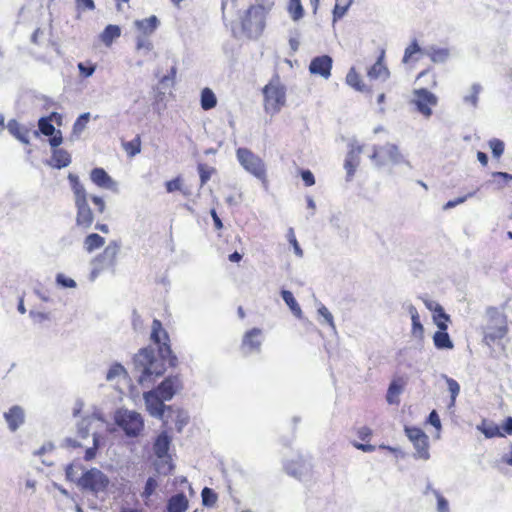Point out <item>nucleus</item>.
Here are the masks:
<instances>
[{
	"label": "nucleus",
	"mask_w": 512,
	"mask_h": 512,
	"mask_svg": "<svg viewBox=\"0 0 512 512\" xmlns=\"http://www.w3.org/2000/svg\"><path fill=\"white\" fill-rule=\"evenodd\" d=\"M52 161L54 162V166L57 168H64L68 166L71 162L70 154L63 149H54L52 154Z\"/></svg>",
	"instance_id": "7c9ffc66"
},
{
	"label": "nucleus",
	"mask_w": 512,
	"mask_h": 512,
	"mask_svg": "<svg viewBox=\"0 0 512 512\" xmlns=\"http://www.w3.org/2000/svg\"><path fill=\"white\" fill-rule=\"evenodd\" d=\"M448 54H449V52L447 49H437V50H433L430 53V56H431V60L436 62V61L446 60L448 57Z\"/></svg>",
	"instance_id": "864d4df0"
},
{
	"label": "nucleus",
	"mask_w": 512,
	"mask_h": 512,
	"mask_svg": "<svg viewBox=\"0 0 512 512\" xmlns=\"http://www.w3.org/2000/svg\"><path fill=\"white\" fill-rule=\"evenodd\" d=\"M466 198H467V196L459 197V198H457V199H455V200H450V201H448V202L445 204L444 208H445V209L453 208V207H455L456 205L463 203V202L466 200Z\"/></svg>",
	"instance_id": "0e129e2a"
},
{
	"label": "nucleus",
	"mask_w": 512,
	"mask_h": 512,
	"mask_svg": "<svg viewBox=\"0 0 512 512\" xmlns=\"http://www.w3.org/2000/svg\"><path fill=\"white\" fill-rule=\"evenodd\" d=\"M370 157L377 166L399 164L403 162V155L401 154L399 148L392 143H386L382 146H375Z\"/></svg>",
	"instance_id": "1a4fd4ad"
},
{
	"label": "nucleus",
	"mask_w": 512,
	"mask_h": 512,
	"mask_svg": "<svg viewBox=\"0 0 512 512\" xmlns=\"http://www.w3.org/2000/svg\"><path fill=\"white\" fill-rule=\"evenodd\" d=\"M115 420L128 436H138L144 428L142 416L135 411H118Z\"/></svg>",
	"instance_id": "6e6552de"
},
{
	"label": "nucleus",
	"mask_w": 512,
	"mask_h": 512,
	"mask_svg": "<svg viewBox=\"0 0 512 512\" xmlns=\"http://www.w3.org/2000/svg\"><path fill=\"white\" fill-rule=\"evenodd\" d=\"M479 429L487 438L504 437L500 426L493 422L483 421Z\"/></svg>",
	"instance_id": "2f4dec72"
},
{
	"label": "nucleus",
	"mask_w": 512,
	"mask_h": 512,
	"mask_svg": "<svg viewBox=\"0 0 512 512\" xmlns=\"http://www.w3.org/2000/svg\"><path fill=\"white\" fill-rule=\"evenodd\" d=\"M217 105V98L214 92L206 87L201 91V108L203 110H210Z\"/></svg>",
	"instance_id": "c756f323"
},
{
	"label": "nucleus",
	"mask_w": 512,
	"mask_h": 512,
	"mask_svg": "<svg viewBox=\"0 0 512 512\" xmlns=\"http://www.w3.org/2000/svg\"><path fill=\"white\" fill-rule=\"evenodd\" d=\"M356 434H357L358 438L361 441H363V443L353 442V446L356 449L361 450L366 453L375 451L376 447L369 443V441L373 435V431L371 428H369L367 426L360 427L357 430Z\"/></svg>",
	"instance_id": "6ab92c4d"
},
{
	"label": "nucleus",
	"mask_w": 512,
	"mask_h": 512,
	"mask_svg": "<svg viewBox=\"0 0 512 512\" xmlns=\"http://www.w3.org/2000/svg\"><path fill=\"white\" fill-rule=\"evenodd\" d=\"M332 66H309L311 74H319L324 78H328L331 74Z\"/></svg>",
	"instance_id": "8fccbe9b"
},
{
	"label": "nucleus",
	"mask_w": 512,
	"mask_h": 512,
	"mask_svg": "<svg viewBox=\"0 0 512 512\" xmlns=\"http://www.w3.org/2000/svg\"><path fill=\"white\" fill-rule=\"evenodd\" d=\"M166 191L168 193H172L175 191H179L182 188V178L181 176H177L172 180H169L165 183Z\"/></svg>",
	"instance_id": "de8ad7c7"
},
{
	"label": "nucleus",
	"mask_w": 512,
	"mask_h": 512,
	"mask_svg": "<svg viewBox=\"0 0 512 512\" xmlns=\"http://www.w3.org/2000/svg\"><path fill=\"white\" fill-rule=\"evenodd\" d=\"M4 418L9 429L11 431H16L24 423V410L18 405L12 406L8 412L4 414Z\"/></svg>",
	"instance_id": "a211bd4d"
},
{
	"label": "nucleus",
	"mask_w": 512,
	"mask_h": 512,
	"mask_svg": "<svg viewBox=\"0 0 512 512\" xmlns=\"http://www.w3.org/2000/svg\"><path fill=\"white\" fill-rule=\"evenodd\" d=\"M448 390L451 394V405H454L456 397L459 395L460 386L458 382L452 378H447Z\"/></svg>",
	"instance_id": "c03bdc74"
},
{
	"label": "nucleus",
	"mask_w": 512,
	"mask_h": 512,
	"mask_svg": "<svg viewBox=\"0 0 512 512\" xmlns=\"http://www.w3.org/2000/svg\"><path fill=\"white\" fill-rule=\"evenodd\" d=\"M91 181L101 188L116 189L115 181L108 175L103 168H94L90 173Z\"/></svg>",
	"instance_id": "f3484780"
},
{
	"label": "nucleus",
	"mask_w": 512,
	"mask_h": 512,
	"mask_svg": "<svg viewBox=\"0 0 512 512\" xmlns=\"http://www.w3.org/2000/svg\"><path fill=\"white\" fill-rule=\"evenodd\" d=\"M144 400L148 412L154 417L164 419L166 410H168L170 413L173 412L172 407H166L164 404L165 400L153 390L144 393Z\"/></svg>",
	"instance_id": "f8f14e48"
},
{
	"label": "nucleus",
	"mask_w": 512,
	"mask_h": 512,
	"mask_svg": "<svg viewBox=\"0 0 512 512\" xmlns=\"http://www.w3.org/2000/svg\"><path fill=\"white\" fill-rule=\"evenodd\" d=\"M150 338L151 341L158 346L160 357H156L154 350L150 347L142 348L135 354L134 365L135 368L141 372L139 377L141 384L146 381H151L153 377L163 375L166 371L165 361H167L171 367H176L178 364L177 356L173 353L170 346L169 335L158 319H154L152 322Z\"/></svg>",
	"instance_id": "f257e3e1"
},
{
	"label": "nucleus",
	"mask_w": 512,
	"mask_h": 512,
	"mask_svg": "<svg viewBox=\"0 0 512 512\" xmlns=\"http://www.w3.org/2000/svg\"><path fill=\"white\" fill-rule=\"evenodd\" d=\"M287 10L294 21L301 19L304 15L301 0H289Z\"/></svg>",
	"instance_id": "e433bc0d"
},
{
	"label": "nucleus",
	"mask_w": 512,
	"mask_h": 512,
	"mask_svg": "<svg viewBox=\"0 0 512 512\" xmlns=\"http://www.w3.org/2000/svg\"><path fill=\"white\" fill-rule=\"evenodd\" d=\"M489 146L491 148L492 155L497 159L504 153V142L500 139L493 138L489 140Z\"/></svg>",
	"instance_id": "79ce46f5"
},
{
	"label": "nucleus",
	"mask_w": 512,
	"mask_h": 512,
	"mask_svg": "<svg viewBox=\"0 0 512 512\" xmlns=\"http://www.w3.org/2000/svg\"><path fill=\"white\" fill-rule=\"evenodd\" d=\"M210 214H211V217H212V219H213V222H214L215 228H216L217 230H221V229L223 228V223H222L221 219L219 218V216H218V214H217L216 210H215V209H212V210L210 211Z\"/></svg>",
	"instance_id": "e2e57ef3"
},
{
	"label": "nucleus",
	"mask_w": 512,
	"mask_h": 512,
	"mask_svg": "<svg viewBox=\"0 0 512 512\" xmlns=\"http://www.w3.org/2000/svg\"><path fill=\"white\" fill-rule=\"evenodd\" d=\"M179 388L180 381L178 377L170 376L165 378L153 391L157 392V394L165 401H168L173 398Z\"/></svg>",
	"instance_id": "2eb2a0df"
},
{
	"label": "nucleus",
	"mask_w": 512,
	"mask_h": 512,
	"mask_svg": "<svg viewBox=\"0 0 512 512\" xmlns=\"http://www.w3.org/2000/svg\"><path fill=\"white\" fill-rule=\"evenodd\" d=\"M288 237H289V242L292 244V246L294 248L295 254L298 256H302L303 251L300 248L299 243L294 235V231L292 229L289 230Z\"/></svg>",
	"instance_id": "6e6d98bb"
},
{
	"label": "nucleus",
	"mask_w": 512,
	"mask_h": 512,
	"mask_svg": "<svg viewBox=\"0 0 512 512\" xmlns=\"http://www.w3.org/2000/svg\"><path fill=\"white\" fill-rule=\"evenodd\" d=\"M437 102V97L427 89L422 88L414 91L412 103L425 118H429L432 115V108L437 105Z\"/></svg>",
	"instance_id": "9d476101"
},
{
	"label": "nucleus",
	"mask_w": 512,
	"mask_h": 512,
	"mask_svg": "<svg viewBox=\"0 0 512 512\" xmlns=\"http://www.w3.org/2000/svg\"><path fill=\"white\" fill-rule=\"evenodd\" d=\"M171 443V438L166 431L161 432L153 445V450L158 458H169L168 451Z\"/></svg>",
	"instance_id": "4be33fe9"
},
{
	"label": "nucleus",
	"mask_w": 512,
	"mask_h": 512,
	"mask_svg": "<svg viewBox=\"0 0 512 512\" xmlns=\"http://www.w3.org/2000/svg\"><path fill=\"white\" fill-rule=\"evenodd\" d=\"M189 501L184 493H177L171 496L167 502L168 512H185L188 509Z\"/></svg>",
	"instance_id": "5701e85b"
},
{
	"label": "nucleus",
	"mask_w": 512,
	"mask_h": 512,
	"mask_svg": "<svg viewBox=\"0 0 512 512\" xmlns=\"http://www.w3.org/2000/svg\"><path fill=\"white\" fill-rule=\"evenodd\" d=\"M405 385L406 381L403 377H396L391 381L386 394V400L389 404H399V395Z\"/></svg>",
	"instance_id": "412c9836"
},
{
	"label": "nucleus",
	"mask_w": 512,
	"mask_h": 512,
	"mask_svg": "<svg viewBox=\"0 0 512 512\" xmlns=\"http://www.w3.org/2000/svg\"><path fill=\"white\" fill-rule=\"evenodd\" d=\"M121 35V29L118 25H108L105 27V29L103 30V32L101 33L100 35V38H101V41L109 46L112 44V42L119 38Z\"/></svg>",
	"instance_id": "bb28decb"
},
{
	"label": "nucleus",
	"mask_w": 512,
	"mask_h": 512,
	"mask_svg": "<svg viewBox=\"0 0 512 512\" xmlns=\"http://www.w3.org/2000/svg\"><path fill=\"white\" fill-rule=\"evenodd\" d=\"M82 483L92 491L104 490L108 485L107 477L99 470H89L82 476Z\"/></svg>",
	"instance_id": "4468645a"
},
{
	"label": "nucleus",
	"mask_w": 512,
	"mask_h": 512,
	"mask_svg": "<svg viewBox=\"0 0 512 512\" xmlns=\"http://www.w3.org/2000/svg\"><path fill=\"white\" fill-rule=\"evenodd\" d=\"M437 505L439 512H448V502L441 495L437 496Z\"/></svg>",
	"instance_id": "680f3d73"
},
{
	"label": "nucleus",
	"mask_w": 512,
	"mask_h": 512,
	"mask_svg": "<svg viewBox=\"0 0 512 512\" xmlns=\"http://www.w3.org/2000/svg\"><path fill=\"white\" fill-rule=\"evenodd\" d=\"M487 315L488 323L485 328V340L495 342L505 337L508 331L505 317L499 313L497 308H489Z\"/></svg>",
	"instance_id": "0eeeda50"
},
{
	"label": "nucleus",
	"mask_w": 512,
	"mask_h": 512,
	"mask_svg": "<svg viewBox=\"0 0 512 512\" xmlns=\"http://www.w3.org/2000/svg\"><path fill=\"white\" fill-rule=\"evenodd\" d=\"M500 428L502 433H504V437L506 435H512V417H507Z\"/></svg>",
	"instance_id": "4d7b16f0"
},
{
	"label": "nucleus",
	"mask_w": 512,
	"mask_h": 512,
	"mask_svg": "<svg viewBox=\"0 0 512 512\" xmlns=\"http://www.w3.org/2000/svg\"><path fill=\"white\" fill-rule=\"evenodd\" d=\"M405 433L413 443L418 456L423 459L429 458V440L428 436L418 427H406Z\"/></svg>",
	"instance_id": "9b49d317"
},
{
	"label": "nucleus",
	"mask_w": 512,
	"mask_h": 512,
	"mask_svg": "<svg viewBox=\"0 0 512 512\" xmlns=\"http://www.w3.org/2000/svg\"><path fill=\"white\" fill-rule=\"evenodd\" d=\"M122 374H126L125 368L121 364L115 363L109 368L106 379L110 381Z\"/></svg>",
	"instance_id": "37998d69"
},
{
	"label": "nucleus",
	"mask_w": 512,
	"mask_h": 512,
	"mask_svg": "<svg viewBox=\"0 0 512 512\" xmlns=\"http://www.w3.org/2000/svg\"><path fill=\"white\" fill-rule=\"evenodd\" d=\"M201 497L203 505L208 507L214 506L218 500L216 492L209 487L203 488Z\"/></svg>",
	"instance_id": "58836bf2"
},
{
	"label": "nucleus",
	"mask_w": 512,
	"mask_h": 512,
	"mask_svg": "<svg viewBox=\"0 0 512 512\" xmlns=\"http://www.w3.org/2000/svg\"><path fill=\"white\" fill-rule=\"evenodd\" d=\"M90 120V114L89 113H83L81 114L77 120L74 123L73 131L74 132H81L87 125V123Z\"/></svg>",
	"instance_id": "49530a36"
},
{
	"label": "nucleus",
	"mask_w": 512,
	"mask_h": 512,
	"mask_svg": "<svg viewBox=\"0 0 512 512\" xmlns=\"http://www.w3.org/2000/svg\"><path fill=\"white\" fill-rule=\"evenodd\" d=\"M158 26L159 20L155 15L134 22V27L138 33L136 40L137 50L150 51L152 49L153 45L148 37L156 31Z\"/></svg>",
	"instance_id": "423d86ee"
},
{
	"label": "nucleus",
	"mask_w": 512,
	"mask_h": 512,
	"mask_svg": "<svg viewBox=\"0 0 512 512\" xmlns=\"http://www.w3.org/2000/svg\"><path fill=\"white\" fill-rule=\"evenodd\" d=\"M39 130L45 136H51L49 143L52 147L56 148L62 143V134L60 130H56L50 119L41 118L38 122Z\"/></svg>",
	"instance_id": "dca6fc26"
},
{
	"label": "nucleus",
	"mask_w": 512,
	"mask_h": 512,
	"mask_svg": "<svg viewBox=\"0 0 512 512\" xmlns=\"http://www.w3.org/2000/svg\"><path fill=\"white\" fill-rule=\"evenodd\" d=\"M79 6H83L86 9L93 10L95 8L93 0H77Z\"/></svg>",
	"instance_id": "338daca9"
},
{
	"label": "nucleus",
	"mask_w": 512,
	"mask_h": 512,
	"mask_svg": "<svg viewBox=\"0 0 512 512\" xmlns=\"http://www.w3.org/2000/svg\"><path fill=\"white\" fill-rule=\"evenodd\" d=\"M198 172L200 176L201 186H203L209 181L212 174V170H209L204 164H199Z\"/></svg>",
	"instance_id": "09e8293b"
},
{
	"label": "nucleus",
	"mask_w": 512,
	"mask_h": 512,
	"mask_svg": "<svg viewBox=\"0 0 512 512\" xmlns=\"http://www.w3.org/2000/svg\"><path fill=\"white\" fill-rule=\"evenodd\" d=\"M492 177L494 179H501L504 184L512 180V175L506 172H494Z\"/></svg>",
	"instance_id": "bf43d9fd"
},
{
	"label": "nucleus",
	"mask_w": 512,
	"mask_h": 512,
	"mask_svg": "<svg viewBox=\"0 0 512 512\" xmlns=\"http://www.w3.org/2000/svg\"><path fill=\"white\" fill-rule=\"evenodd\" d=\"M281 296L284 300V302L287 304V306L290 308V310L292 311V313L297 317V318H301L302 317V310H301V307L299 306V304L297 303V301L295 300L292 292L288 291V290H282L281 291Z\"/></svg>",
	"instance_id": "473e14b6"
},
{
	"label": "nucleus",
	"mask_w": 512,
	"mask_h": 512,
	"mask_svg": "<svg viewBox=\"0 0 512 512\" xmlns=\"http://www.w3.org/2000/svg\"><path fill=\"white\" fill-rule=\"evenodd\" d=\"M346 82L348 85L353 87L354 89L358 91H363L365 85L362 82V79L360 75L355 71V68L352 67L349 71V73L346 76Z\"/></svg>",
	"instance_id": "4c0bfd02"
},
{
	"label": "nucleus",
	"mask_w": 512,
	"mask_h": 512,
	"mask_svg": "<svg viewBox=\"0 0 512 512\" xmlns=\"http://www.w3.org/2000/svg\"><path fill=\"white\" fill-rule=\"evenodd\" d=\"M481 90L482 88L479 84H473L470 95L465 97V102L470 103L472 106H476Z\"/></svg>",
	"instance_id": "a18cd8bd"
},
{
	"label": "nucleus",
	"mask_w": 512,
	"mask_h": 512,
	"mask_svg": "<svg viewBox=\"0 0 512 512\" xmlns=\"http://www.w3.org/2000/svg\"><path fill=\"white\" fill-rule=\"evenodd\" d=\"M122 147L129 157H134L141 152V137L136 135L131 141H123Z\"/></svg>",
	"instance_id": "72a5a7b5"
},
{
	"label": "nucleus",
	"mask_w": 512,
	"mask_h": 512,
	"mask_svg": "<svg viewBox=\"0 0 512 512\" xmlns=\"http://www.w3.org/2000/svg\"><path fill=\"white\" fill-rule=\"evenodd\" d=\"M409 313L411 315V320H412V333L415 336L421 337L423 335L424 328L420 322V317H419L418 311L414 306H411L409 308Z\"/></svg>",
	"instance_id": "f704fd0d"
},
{
	"label": "nucleus",
	"mask_w": 512,
	"mask_h": 512,
	"mask_svg": "<svg viewBox=\"0 0 512 512\" xmlns=\"http://www.w3.org/2000/svg\"><path fill=\"white\" fill-rule=\"evenodd\" d=\"M428 421L430 422L431 425H433L435 428H440L441 427V421H440V418H439V415L437 414V412L435 410H433L430 414H429V417H428Z\"/></svg>",
	"instance_id": "13d9d810"
},
{
	"label": "nucleus",
	"mask_w": 512,
	"mask_h": 512,
	"mask_svg": "<svg viewBox=\"0 0 512 512\" xmlns=\"http://www.w3.org/2000/svg\"><path fill=\"white\" fill-rule=\"evenodd\" d=\"M263 106L266 113L275 115L285 106L286 88L280 83L278 75H275L263 89Z\"/></svg>",
	"instance_id": "7ed1b4c3"
},
{
	"label": "nucleus",
	"mask_w": 512,
	"mask_h": 512,
	"mask_svg": "<svg viewBox=\"0 0 512 512\" xmlns=\"http://www.w3.org/2000/svg\"><path fill=\"white\" fill-rule=\"evenodd\" d=\"M237 158L242 167L268 187L267 170L264 161L247 148L237 149Z\"/></svg>",
	"instance_id": "20e7f679"
},
{
	"label": "nucleus",
	"mask_w": 512,
	"mask_h": 512,
	"mask_svg": "<svg viewBox=\"0 0 512 512\" xmlns=\"http://www.w3.org/2000/svg\"><path fill=\"white\" fill-rule=\"evenodd\" d=\"M68 179L76 207L75 224L83 231H87L93 226L95 218L105 212L106 203L100 196L88 195L78 176L69 174Z\"/></svg>",
	"instance_id": "f03ea898"
},
{
	"label": "nucleus",
	"mask_w": 512,
	"mask_h": 512,
	"mask_svg": "<svg viewBox=\"0 0 512 512\" xmlns=\"http://www.w3.org/2000/svg\"><path fill=\"white\" fill-rule=\"evenodd\" d=\"M267 13L268 9L261 4L252 5L247 9L241 24L248 37H257L263 32Z\"/></svg>",
	"instance_id": "39448f33"
},
{
	"label": "nucleus",
	"mask_w": 512,
	"mask_h": 512,
	"mask_svg": "<svg viewBox=\"0 0 512 512\" xmlns=\"http://www.w3.org/2000/svg\"><path fill=\"white\" fill-rule=\"evenodd\" d=\"M300 175L306 187H310L315 184L314 175L310 170L302 169L300 170Z\"/></svg>",
	"instance_id": "603ef678"
},
{
	"label": "nucleus",
	"mask_w": 512,
	"mask_h": 512,
	"mask_svg": "<svg viewBox=\"0 0 512 512\" xmlns=\"http://www.w3.org/2000/svg\"><path fill=\"white\" fill-rule=\"evenodd\" d=\"M158 486V483L155 478L149 477L145 483L144 489L141 493V497L147 501L150 499V497L154 494L156 488Z\"/></svg>",
	"instance_id": "ea45409f"
},
{
	"label": "nucleus",
	"mask_w": 512,
	"mask_h": 512,
	"mask_svg": "<svg viewBox=\"0 0 512 512\" xmlns=\"http://www.w3.org/2000/svg\"><path fill=\"white\" fill-rule=\"evenodd\" d=\"M105 243V239L97 233L88 234L83 242L86 252L92 253L96 249L101 248Z\"/></svg>",
	"instance_id": "a878e982"
},
{
	"label": "nucleus",
	"mask_w": 512,
	"mask_h": 512,
	"mask_svg": "<svg viewBox=\"0 0 512 512\" xmlns=\"http://www.w3.org/2000/svg\"><path fill=\"white\" fill-rule=\"evenodd\" d=\"M263 340V332L260 328H252L245 332L242 338L241 349L245 353L259 352Z\"/></svg>",
	"instance_id": "ddd939ff"
},
{
	"label": "nucleus",
	"mask_w": 512,
	"mask_h": 512,
	"mask_svg": "<svg viewBox=\"0 0 512 512\" xmlns=\"http://www.w3.org/2000/svg\"><path fill=\"white\" fill-rule=\"evenodd\" d=\"M96 445L94 447H90L88 448L86 451H85V460L89 461L91 459H93L96 455Z\"/></svg>",
	"instance_id": "774afa93"
},
{
	"label": "nucleus",
	"mask_w": 512,
	"mask_h": 512,
	"mask_svg": "<svg viewBox=\"0 0 512 512\" xmlns=\"http://www.w3.org/2000/svg\"><path fill=\"white\" fill-rule=\"evenodd\" d=\"M352 2L353 0H336L333 9V20L337 21L341 19L346 14Z\"/></svg>",
	"instance_id": "c9c22d12"
},
{
	"label": "nucleus",
	"mask_w": 512,
	"mask_h": 512,
	"mask_svg": "<svg viewBox=\"0 0 512 512\" xmlns=\"http://www.w3.org/2000/svg\"><path fill=\"white\" fill-rule=\"evenodd\" d=\"M120 247L117 242H110L103 250V252L98 256L99 260H105L111 266H113L116 262L117 255L119 253Z\"/></svg>",
	"instance_id": "b1692460"
},
{
	"label": "nucleus",
	"mask_w": 512,
	"mask_h": 512,
	"mask_svg": "<svg viewBox=\"0 0 512 512\" xmlns=\"http://www.w3.org/2000/svg\"><path fill=\"white\" fill-rule=\"evenodd\" d=\"M78 67L81 71V74L84 77H88V76L92 75L95 70V66H78Z\"/></svg>",
	"instance_id": "69168bd1"
},
{
	"label": "nucleus",
	"mask_w": 512,
	"mask_h": 512,
	"mask_svg": "<svg viewBox=\"0 0 512 512\" xmlns=\"http://www.w3.org/2000/svg\"><path fill=\"white\" fill-rule=\"evenodd\" d=\"M9 131L21 142L29 143V130L20 125L17 121L12 120L8 124Z\"/></svg>",
	"instance_id": "cd10ccee"
},
{
	"label": "nucleus",
	"mask_w": 512,
	"mask_h": 512,
	"mask_svg": "<svg viewBox=\"0 0 512 512\" xmlns=\"http://www.w3.org/2000/svg\"><path fill=\"white\" fill-rule=\"evenodd\" d=\"M433 319L438 329L447 330L450 316L444 311L443 307L437 305L434 309Z\"/></svg>",
	"instance_id": "c85d7f7f"
},
{
	"label": "nucleus",
	"mask_w": 512,
	"mask_h": 512,
	"mask_svg": "<svg viewBox=\"0 0 512 512\" xmlns=\"http://www.w3.org/2000/svg\"><path fill=\"white\" fill-rule=\"evenodd\" d=\"M362 151H363V146H361V145L351 146V148L347 154L345 164H344V167L349 176L354 175L355 170L360 163V155H361Z\"/></svg>",
	"instance_id": "aec40b11"
},
{
	"label": "nucleus",
	"mask_w": 512,
	"mask_h": 512,
	"mask_svg": "<svg viewBox=\"0 0 512 512\" xmlns=\"http://www.w3.org/2000/svg\"><path fill=\"white\" fill-rule=\"evenodd\" d=\"M310 64H332V58L329 55H322L312 59Z\"/></svg>",
	"instance_id": "052dcab7"
},
{
	"label": "nucleus",
	"mask_w": 512,
	"mask_h": 512,
	"mask_svg": "<svg viewBox=\"0 0 512 512\" xmlns=\"http://www.w3.org/2000/svg\"><path fill=\"white\" fill-rule=\"evenodd\" d=\"M433 342L437 349H452L454 344L447 330H438L433 335Z\"/></svg>",
	"instance_id": "393cba45"
},
{
	"label": "nucleus",
	"mask_w": 512,
	"mask_h": 512,
	"mask_svg": "<svg viewBox=\"0 0 512 512\" xmlns=\"http://www.w3.org/2000/svg\"><path fill=\"white\" fill-rule=\"evenodd\" d=\"M56 281L58 284H60L61 286L65 287V288L76 287V282L73 279L68 278L63 274H58L56 277Z\"/></svg>",
	"instance_id": "5fc2aeb1"
},
{
	"label": "nucleus",
	"mask_w": 512,
	"mask_h": 512,
	"mask_svg": "<svg viewBox=\"0 0 512 512\" xmlns=\"http://www.w3.org/2000/svg\"><path fill=\"white\" fill-rule=\"evenodd\" d=\"M423 51L419 47L416 40H414L405 50L403 62H408L410 60H414L413 55L415 54H422ZM415 60H418V58H415Z\"/></svg>",
	"instance_id": "a19ab883"
},
{
	"label": "nucleus",
	"mask_w": 512,
	"mask_h": 512,
	"mask_svg": "<svg viewBox=\"0 0 512 512\" xmlns=\"http://www.w3.org/2000/svg\"><path fill=\"white\" fill-rule=\"evenodd\" d=\"M318 313L325 319V321L327 322V324L330 327L335 328L333 316L330 313V311L327 309V307H325L324 305H321L318 308Z\"/></svg>",
	"instance_id": "3c124183"
}]
</instances>
